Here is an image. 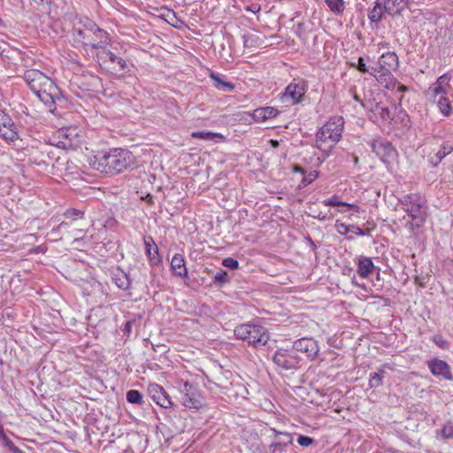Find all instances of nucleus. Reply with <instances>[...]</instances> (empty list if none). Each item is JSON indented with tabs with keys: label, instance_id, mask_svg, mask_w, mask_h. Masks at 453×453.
Here are the masks:
<instances>
[{
	"label": "nucleus",
	"instance_id": "obj_5",
	"mask_svg": "<svg viewBox=\"0 0 453 453\" xmlns=\"http://www.w3.org/2000/svg\"><path fill=\"white\" fill-rule=\"evenodd\" d=\"M234 336L247 342L256 349L265 346L269 341V333L265 327L258 324H241L234 330Z\"/></svg>",
	"mask_w": 453,
	"mask_h": 453
},
{
	"label": "nucleus",
	"instance_id": "obj_43",
	"mask_svg": "<svg viewBox=\"0 0 453 453\" xmlns=\"http://www.w3.org/2000/svg\"><path fill=\"white\" fill-rule=\"evenodd\" d=\"M222 265L225 267L230 268L232 270H236L239 268V262L233 257H226L223 259Z\"/></svg>",
	"mask_w": 453,
	"mask_h": 453
},
{
	"label": "nucleus",
	"instance_id": "obj_28",
	"mask_svg": "<svg viewBox=\"0 0 453 453\" xmlns=\"http://www.w3.org/2000/svg\"><path fill=\"white\" fill-rule=\"evenodd\" d=\"M280 434L282 436H286L288 440L287 441H279L277 442L271 444L270 450L272 453H281L284 450V447L292 443V437H291L290 434L280 433Z\"/></svg>",
	"mask_w": 453,
	"mask_h": 453
},
{
	"label": "nucleus",
	"instance_id": "obj_37",
	"mask_svg": "<svg viewBox=\"0 0 453 453\" xmlns=\"http://www.w3.org/2000/svg\"><path fill=\"white\" fill-rule=\"evenodd\" d=\"M357 68V71L363 73H369L371 76L374 72H376L374 66H367L365 63V59L362 57H359L357 59V64L353 65Z\"/></svg>",
	"mask_w": 453,
	"mask_h": 453
},
{
	"label": "nucleus",
	"instance_id": "obj_60",
	"mask_svg": "<svg viewBox=\"0 0 453 453\" xmlns=\"http://www.w3.org/2000/svg\"><path fill=\"white\" fill-rule=\"evenodd\" d=\"M347 239L351 241V240H353V237L352 236H349V237H347Z\"/></svg>",
	"mask_w": 453,
	"mask_h": 453
},
{
	"label": "nucleus",
	"instance_id": "obj_19",
	"mask_svg": "<svg viewBox=\"0 0 453 453\" xmlns=\"http://www.w3.org/2000/svg\"><path fill=\"white\" fill-rule=\"evenodd\" d=\"M171 270L173 274L180 278H188V269L185 258L180 254H175L171 261Z\"/></svg>",
	"mask_w": 453,
	"mask_h": 453
},
{
	"label": "nucleus",
	"instance_id": "obj_12",
	"mask_svg": "<svg viewBox=\"0 0 453 453\" xmlns=\"http://www.w3.org/2000/svg\"><path fill=\"white\" fill-rule=\"evenodd\" d=\"M95 32L96 37L100 39V42H110L111 38L109 34L104 31V29L100 28L94 21L86 19L83 21L82 27H74V32L77 34L78 36H85L88 34V32Z\"/></svg>",
	"mask_w": 453,
	"mask_h": 453
},
{
	"label": "nucleus",
	"instance_id": "obj_9",
	"mask_svg": "<svg viewBox=\"0 0 453 453\" xmlns=\"http://www.w3.org/2000/svg\"><path fill=\"white\" fill-rule=\"evenodd\" d=\"M273 361L284 370H292L298 366L299 357L293 349H280L273 354Z\"/></svg>",
	"mask_w": 453,
	"mask_h": 453
},
{
	"label": "nucleus",
	"instance_id": "obj_4",
	"mask_svg": "<svg viewBox=\"0 0 453 453\" xmlns=\"http://www.w3.org/2000/svg\"><path fill=\"white\" fill-rule=\"evenodd\" d=\"M399 202L411 218V220L406 223V226L411 233H414L426 221L425 199L418 194H408L403 196Z\"/></svg>",
	"mask_w": 453,
	"mask_h": 453
},
{
	"label": "nucleus",
	"instance_id": "obj_41",
	"mask_svg": "<svg viewBox=\"0 0 453 453\" xmlns=\"http://www.w3.org/2000/svg\"><path fill=\"white\" fill-rule=\"evenodd\" d=\"M317 177H318V173L316 171L311 172L308 175L304 174L299 186L306 187L309 184H311V182H313Z\"/></svg>",
	"mask_w": 453,
	"mask_h": 453
},
{
	"label": "nucleus",
	"instance_id": "obj_13",
	"mask_svg": "<svg viewBox=\"0 0 453 453\" xmlns=\"http://www.w3.org/2000/svg\"><path fill=\"white\" fill-rule=\"evenodd\" d=\"M148 392L152 400L159 406L165 409H168L173 406L170 395L164 388L158 384H150L148 387Z\"/></svg>",
	"mask_w": 453,
	"mask_h": 453
},
{
	"label": "nucleus",
	"instance_id": "obj_54",
	"mask_svg": "<svg viewBox=\"0 0 453 453\" xmlns=\"http://www.w3.org/2000/svg\"><path fill=\"white\" fill-rule=\"evenodd\" d=\"M434 342L438 346H440V347H441V348H444V347H445V344H447V342H446L445 341L441 340V337H439V338H436V337H435V338L434 339Z\"/></svg>",
	"mask_w": 453,
	"mask_h": 453
},
{
	"label": "nucleus",
	"instance_id": "obj_14",
	"mask_svg": "<svg viewBox=\"0 0 453 453\" xmlns=\"http://www.w3.org/2000/svg\"><path fill=\"white\" fill-rule=\"evenodd\" d=\"M426 365L434 376H441L444 380H453L450 366L447 362L439 358H433L428 360Z\"/></svg>",
	"mask_w": 453,
	"mask_h": 453
},
{
	"label": "nucleus",
	"instance_id": "obj_7",
	"mask_svg": "<svg viewBox=\"0 0 453 453\" xmlns=\"http://www.w3.org/2000/svg\"><path fill=\"white\" fill-rule=\"evenodd\" d=\"M376 79L379 84L385 88L395 91V94L398 95V101L401 104L403 94L409 90L408 87L401 84L392 74V72H374L372 75Z\"/></svg>",
	"mask_w": 453,
	"mask_h": 453
},
{
	"label": "nucleus",
	"instance_id": "obj_22",
	"mask_svg": "<svg viewBox=\"0 0 453 453\" xmlns=\"http://www.w3.org/2000/svg\"><path fill=\"white\" fill-rule=\"evenodd\" d=\"M374 264L370 257H360L357 262V273L361 278H367L374 271Z\"/></svg>",
	"mask_w": 453,
	"mask_h": 453
},
{
	"label": "nucleus",
	"instance_id": "obj_44",
	"mask_svg": "<svg viewBox=\"0 0 453 453\" xmlns=\"http://www.w3.org/2000/svg\"><path fill=\"white\" fill-rule=\"evenodd\" d=\"M335 227L337 233L341 235H346L350 231V226L339 222L338 220H336Z\"/></svg>",
	"mask_w": 453,
	"mask_h": 453
},
{
	"label": "nucleus",
	"instance_id": "obj_23",
	"mask_svg": "<svg viewBox=\"0 0 453 453\" xmlns=\"http://www.w3.org/2000/svg\"><path fill=\"white\" fill-rule=\"evenodd\" d=\"M452 151L453 144L444 142L434 155L429 157V163L433 166H437L441 162V160Z\"/></svg>",
	"mask_w": 453,
	"mask_h": 453
},
{
	"label": "nucleus",
	"instance_id": "obj_55",
	"mask_svg": "<svg viewBox=\"0 0 453 453\" xmlns=\"http://www.w3.org/2000/svg\"><path fill=\"white\" fill-rule=\"evenodd\" d=\"M294 172L295 173H299L302 175L305 174V170L302 166H300V165H295L294 166Z\"/></svg>",
	"mask_w": 453,
	"mask_h": 453
},
{
	"label": "nucleus",
	"instance_id": "obj_24",
	"mask_svg": "<svg viewBox=\"0 0 453 453\" xmlns=\"http://www.w3.org/2000/svg\"><path fill=\"white\" fill-rule=\"evenodd\" d=\"M86 35H88V37L79 36V40H81V42L84 45H89L93 49L104 50V47L109 43V42H100V39L96 37L95 32L89 31L88 34H87Z\"/></svg>",
	"mask_w": 453,
	"mask_h": 453
},
{
	"label": "nucleus",
	"instance_id": "obj_58",
	"mask_svg": "<svg viewBox=\"0 0 453 453\" xmlns=\"http://www.w3.org/2000/svg\"><path fill=\"white\" fill-rule=\"evenodd\" d=\"M5 434H4V426L2 424H0V438L2 436H4Z\"/></svg>",
	"mask_w": 453,
	"mask_h": 453
},
{
	"label": "nucleus",
	"instance_id": "obj_42",
	"mask_svg": "<svg viewBox=\"0 0 453 453\" xmlns=\"http://www.w3.org/2000/svg\"><path fill=\"white\" fill-rule=\"evenodd\" d=\"M144 245H145V254L147 257H150L151 250H153V248L157 246L155 243L153 238L151 236H147L144 238Z\"/></svg>",
	"mask_w": 453,
	"mask_h": 453
},
{
	"label": "nucleus",
	"instance_id": "obj_56",
	"mask_svg": "<svg viewBox=\"0 0 453 453\" xmlns=\"http://www.w3.org/2000/svg\"><path fill=\"white\" fill-rule=\"evenodd\" d=\"M353 98H354L355 101L360 103L361 104H362V103H365L367 101V100H365V101L362 100L360 98V96L358 95H357V94L354 95Z\"/></svg>",
	"mask_w": 453,
	"mask_h": 453
},
{
	"label": "nucleus",
	"instance_id": "obj_47",
	"mask_svg": "<svg viewBox=\"0 0 453 453\" xmlns=\"http://www.w3.org/2000/svg\"><path fill=\"white\" fill-rule=\"evenodd\" d=\"M441 434L444 438H453V425L447 424L441 429Z\"/></svg>",
	"mask_w": 453,
	"mask_h": 453
},
{
	"label": "nucleus",
	"instance_id": "obj_39",
	"mask_svg": "<svg viewBox=\"0 0 453 453\" xmlns=\"http://www.w3.org/2000/svg\"><path fill=\"white\" fill-rule=\"evenodd\" d=\"M3 441V445L6 447L12 453H23L22 450L18 448L7 436L4 434L0 438Z\"/></svg>",
	"mask_w": 453,
	"mask_h": 453
},
{
	"label": "nucleus",
	"instance_id": "obj_45",
	"mask_svg": "<svg viewBox=\"0 0 453 453\" xmlns=\"http://www.w3.org/2000/svg\"><path fill=\"white\" fill-rule=\"evenodd\" d=\"M314 440L309 436L299 435L297 438V442L302 447H308L313 443Z\"/></svg>",
	"mask_w": 453,
	"mask_h": 453
},
{
	"label": "nucleus",
	"instance_id": "obj_36",
	"mask_svg": "<svg viewBox=\"0 0 453 453\" xmlns=\"http://www.w3.org/2000/svg\"><path fill=\"white\" fill-rule=\"evenodd\" d=\"M127 400L130 403L142 404L143 403L142 394L135 389H131L127 393Z\"/></svg>",
	"mask_w": 453,
	"mask_h": 453
},
{
	"label": "nucleus",
	"instance_id": "obj_40",
	"mask_svg": "<svg viewBox=\"0 0 453 453\" xmlns=\"http://www.w3.org/2000/svg\"><path fill=\"white\" fill-rule=\"evenodd\" d=\"M84 212L77 209H69L64 214L65 218L71 219V223H74L75 218H82Z\"/></svg>",
	"mask_w": 453,
	"mask_h": 453
},
{
	"label": "nucleus",
	"instance_id": "obj_16",
	"mask_svg": "<svg viewBox=\"0 0 453 453\" xmlns=\"http://www.w3.org/2000/svg\"><path fill=\"white\" fill-rule=\"evenodd\" d=\"M293 350L305 353L309 357H315L319 349L314 339L302 338L294 342Z\"/></svg>",
	"mask_w": 453,
	"mask_h": 453
},
{
	"label": "nucleus",
	"instance_id": "obj_29",
	"mask_svg": "<svg viewBox=\"0 0 453 453\" xmlns=\"http://www.w3.org/2000/svg\"><path fill=\"white\" fill-rule=\"evenodd\" d=\"M112 280L119 289L127 290L129 288V278L123 272L114 274V276L112 277Z\"/></svg>",
	"mask_w": 453,
	"mask_h": 453
},
{
	"label": "nucleus",
	"instance_id": "obj_53",
	"mask_svg": "<svg viewBox=\"0 0 453 453\" xmlns=\"http://www.w3.org/2000/svg\"><path fill=\"white\" fill-rule=\"evenodd\" d=\"M348 160L351 161L354 165H357V164L359 162L358 157L356 156L355 154H349L348 156Z\"/></svg>",
	"mask_w": 453,
	"mask_h": 453
},
{
	"label": "nucleus",
	"instance_id": "obj_8",
	"mask_svg": "<svg viewBox=\"0 0 453 453\" xmlns=\"http://www.w3.org/2000/svg\"><path fill=\"white\" fill-rule=\"evenodd\" d=\"M180 401L189 409H199L202 406L199 389L188 381H185L180 388Z\"/></svg>",
	"mask_w": 453,
	"mask_h": 453
},
{
	"label": "nucleus",
	"instance_id": "obj_49",
	"mask_svg": "<svg viewBox=\"0 0 453 453\" xmlns=\"http://www.w3.org/2000/svg\"><path fill=\"white\" fill-rule=\"evenodd\" d=\"M255 37L256 36L254 35H242V40H243L244 47H250V46H252L253 42L256 41Z\"/></svg>",
	"mask_w": 453,
	"mask_h": 453
},
{
	"label": "nucleus",
	"instance_id": "obj_6",
	"mask_svg": "<svg viewBox=\"0 0 453 453\" xmlns=\"http://www.w3.org/2000/svg\"><path fill=\"white\" fill-rule=\"evenodd\" d=\"M308 85L303 80H300L297 82L294 81L289 83L285 91L280 95V101L287 104H296L303 101L306 93Z\"/></svg>",
	"mask_w": 453,
	"mask_h": 453
},
{
	"label": "nucleus",
	"instance_id": "obj_3",
	"mask_svg": "<svg viewBox=\"0 0 453 453\" xmlns=\"http://www.w3.org/2000/svg\"><path fill=\"white\" fill-rule=\"evenodd\" d=\"M344 129V119L342 116H334L318 131L316 134V147L329 152L341 140Z\"/></svg>",
	"mask_w": 453,
	"mask_h": 453
},
{
	"label": "nucleus",
	"instance_id": "obj_32",
	"mask_svg": "<svg viewBox=\"0 0 453 453\" xmlns=\"http://www.w3.org/2000/svg\"><path fill=\"white\" fill-rule=\"evenodd\" d=\"M231 280V277L228 275L227 272L225 270H219L214 276H213V283L219 287L222 288L226 284H228Z\"/></svg>",
	"mask_w": 453,
	"mask_h": 453
},
{
	"label": "nucleus",
	"instance_id": "obj_52",
	"mask_svg": "<svg viewBox=\"0 0 453 453\" xmlns=\"http://www.w3.org/2000/svg\"><path fill=\"white\" fill-rule=\"evenodd\" d=\"M246 10L253 13H257L260 12L261 6L258 4H252L251 5H248Z\"/></svg>",
	"mask_w": 453,
	"mask_h": 453
},
{
	"label": "nucleus",
	"instance_id": "obj_51",
	"mask_svg": "<svg viewBox=\"0 0 453 453\" xmlns=\"http://www.w3.org/2000/svg\"><path fill=\"white\" fill-rule=\"evenodd\" d=\"M133 325H134L133 320H129L125 323L124 328H123V333L125 335L128 336L130 334V333L132 331Z\"/></svg>",
	"mask_w": 453,
	"mask_h": 453
},
{
	"label": "nucleus",
	"instance_id": "obj_18",
	"mask_svg": "<svg viewBox=\"0 0 453 453\" xmlns=\"http://www.w3.org/2000/svg\"><path fill=\"white\" fill-rule=\"evenodd\" d=\"M450 77L448 74L441 75L428 89V93L435 99L436 96H445L449 88Z\"/></svg>",
	"mask_w": 453,
	"mask_h": 453
},
{
	"label": "nucleus",
	"instance_id": "obj_27",
	"mask_svg": "<svg viewBox=\"0 0 453 453\" xmlns=\"http://www.w3.org/2000/svg\"><path fill=\"white\" fill-rule=\"evenodd\" d=\"M210 78L213 81V86L221 91H232L234 89V85L229 81H223L219 74L211 73Z\"/></svg>",
	"mask_w": 453,
	"mask_h": 453
},
{
	"label": "nucleus",
	"instance_id": "obj_34",
	"mask_svg": "<svg viewBox=\"0 0 453 453\" xmlns=\"http://www.w3.org/2000/svg\"><path fill=\"white\" fill-rule=\"evenodd\" d=\"M191 136L193 138H199L205 141H214L215 138L223 139V135L219 133H213L210 131H197L193 132Z\"/></svg>",
	"mask_w": 453,
	"mask_h": 453
},
{
	"label": "nucleus",
	"instance_id": "obj_15",
	"mask_svg": "<svg viewBox=\"0 0 453 453\" xmlns=\"http://www.w3.org/2000/svg\"><path fill=\"white\" fill-rule=\"evenodd\" d=\"M399 61L398 57L395 52H386L382 54L376 65H374L376 72H392L398 68Z\"/></svg>",
	"mask_w": 453,
	"mask_h": 453
},
{
	"label": "nucleus",
	"instance_id": "obj_17",
	"mask_svg": "<svg viewBox=\"0 0 453 453\" xmlns=\"http://www.w3.org/2000/svg\"><path fill=\"white\" fill-rule=\"evenodd\" d=\"M373 150L384 163L393 161L397 154L396 150L388 142H380L373 146Z\"/></svg>",
	"mask_w": 453,
	"mask_h": 453
},
{
	"label": "nucleus",
	"instance_id": "obj_48",
	"mask_svg": "<svg viewBox=\"0 0 453 453\" xmlns=\"http://www.w3.org/2000/svg\"><path fill=\"white\" fill-rule=\"evenodd\" d=\"M350 231L352 233H354L356 235H358V236L367 235L370 233L369 229L363 230V229H361L360 227H358V226H357L355 225H351L350 226Z\"/></svg>",
	"mask_w": 453,
	"mask_h": 453
},
{
	"label": "nucleus",
	"instance_id": "obj_57",
	"mask_svg": "<svg viewBox=\"0 0 453 453\" xmlns=\"http://www.w3.org/2000/svg\"><path fill=\"white\" fill-rule=\"evenodd\" d=\"M270 143L272 144V146H273V148H278V147H279V145H280V144H279V142H278V141H276V140H271V141H270Z\"/></svg>",
	"mask_w": 453,
	"mask_h": 453
},
{
	"label": "nucleus",
	"instance_id": "obj_11",
	"mask_svg": "<svg viewBox=\"0 0 453 453\" xmlns=\"http://www.w3.org/2000/svg\"><path fill=\"white\" fill-rule=\"evenodd\" d=\"M0 136L5 141L14 142L19 138L17 127L3 110L0 109Z\"/></svg>",
	"mask_w": 453,
	"mask_h": 453
},
{
	"label": "nucleus",
	"instance_id": "obj_10",
	"mask_svg": "<svg viewBox=\"0 0 453 453\" xmlns=\"http://www.w3.org/2000/svg\"><path fill=\"white\" fill-rule=\"evenodd\" d=\"M362 106L378 116L383 123H390L394 119V113L388 106L384 105L381 102H377L375 98L362 103Z\"/></svg>",
	"mask_w": 453,
	"mask_h": 453
},
{
	"label": "nucleus",
	"instance_id": "obj_30",
	"mask_svg": "<svg viewBox=\"0 0 453 453\" xmlns=\"http://www.w3.org/2000/svg\"><path fill=\"white\" fill-rule=\"evenodd\" d=\"M329 10L336 15H341L345 10L344 0H325Z\"/></svg>",
	"mask_w": 453,
	"mask_h": 453
},
{
	"label": "nucleus",
	"instance_id": "obj_31",
	"mask_svg": "<svg viewBox=\"0 0 453 453\" xmlns=\"http://www.w3.org/2000/svg\"><path fill=\"white\" fill-rule=\"evenodd\" d=\"M437 106L440 111L446 117L452 113V107L448 97L445 96H439L437 100Z\"/></svg>",
	"mask_w": 453,
	"mask_h": 453
},
{
	"label": "nucleus",
	"instance_id": "obj_61",
	"mask_svg": "<svg viewBox=\"0 0 453 453\" xmlns=\"http://www.w3.org/2000/svg\"><path fill=\"white\" fill-rule=\"evenodd\" d=\"M310 242H311L312 246H315L314 242L311 239H310Z\"/></svg>",
	"mask_w": 453,
	"mask_h": 453
},
{
	"label": "nucleus",
	"instance_id": "obj_20",
	"mask_svg": "<svg viewBox=\"0 0 453 453\" xmlns=\"http://www.w3.org/2000/svg\"><path fill=\"white\" fill-rule=\"evenodd\" d=\"M280 113L279 110L274 107L257 108L253 112V119L257 122H263L270 119H273Z\"/></svg>",
	"mask_w": 453,
	"mask_h": 453
},
{
	"label": "nucleus",
	"instance_id": "obj_35",
	"mask_svg": "<svg viewBox=\"0 0 453 453\" xmlns=\"http://www.w3.org/2000/svg\"><path fill=\"white\" fill-rule=\"evenodd\" d=\"M103 52L108 57L109 60L111 63L118 64L121 71H124L127 68V65L125 59H123L120 57H118L113 52H111L109 50H106L105 48L104 50H103Z\"/></svg>",
	"mask_w": 453,
	"mask_h": 453
},
{
	"label": "nucleus",
	"instance_id": "obj_50",
	"mask_svg": "<svg viewBox=\"0 0 453 453\" xmlns=\"http://www.w3.org/2000/svg\"><path fill=\"white\" fill-rule=\"evenodd\" d=\"M72 224L71 222L63 221L57 226L56 230L58 232H68V228Z\"/></svg>",
	"mask_w": 453,
	"mask_h": 453
},
{
	"label": "nucleus",
	"instance_id": "obj_46",
	"mask_svg": "<svg viewBox=\"0 0 453 453\" xmlns=\"http://www.w3.org/2000/svg\"><path fill=\"white\" fill-rule=\"evenodd\" d=\"M72 132L70 133H67L66 132H64L62 134L63 137L66 140V141H60L59 143H62L63 144V147L64 148H69V147H73L74 144L72 142V139H70V137L72 136Z\"/></svg>",
	"mask_w": 453,
	"mask_h": 453
},
{
	"label": "nucleus",
	"instance_id": "obj_33",
	"mask_svg": "<svg viewBox=\"0 0 453 453\" xmlns=\"http://www.w3.org/2000/svg\"><path fill=\"white\" fill-rule=\"evenodd\" d=\"M385 373L384 369L380 368L378 372L370 373L369 377V387L371 388H376L382 385L383 374Z\"/></svg>",
	"mask_w": 453,
	"mask_h": 453
},
{
	"label": "nucleus",
	"instance_id": "obj_1",
	"mask_svg": "<svg viewBox=\"0 0 453 453\" xmlns=\"http://www.w3.org/2000/svg\"><path fill=\"white\" fill-rule=\"evenodd\" d=\"M135 164V157L131 151L127 149L112 148L96 155L92 166L103 173L119 174L134 169Z\"/></svg>",
	"mask_w": 453,
	"mask_h": 453
},
{
	"label": "nucleus",
	"instance_id": "obj_21",
	"mask_svg": "<svg viewBox=\"0 0 453 453\" xmlns=\"http://www.w3.org/2000/svg\"><path fill=\"white\" fill-rule=\"evenodd\" d=\"M384 10L389 15L400 14L406 7L408 0H382Z\"/></svg>",
	"mask_w": 453,
	"mask_h": 453
},
{
	"label": "nucleus",
	"instance_id": "obj_62",
	"mask_svg": "<svg viewBox=\"0 0 453 453\" xmlns=\"http://www.w3.org/2000/svg\"><path fill=\"white\" fill-rule=\"evenodd\" d=\"M40 2H41V3H43V2L48 3V1H47V0H40Z\"/></svg>",
	"mask_w": 453,
	"mask_h": 453
},
{
	"label": "nucleus",
	"instance_id": "obj_26",
	"mask_svg": "<svg viewBox=\"0 0 453 453\" xmlns=\"http://www.w3.org/2000/svg\"><path fill=\"white\" fill-rule=\"evenodd\" d=\"M323 204L326 206H332V207H340V206H346L349 209L354 210L357 212H359V206L355 203H349L346 202H342L339 200V197L337 195H334L328 199H326L322 202Z\"/></svg>",
	"mask_w": 453,
	"mask_h": 453
},
{
	"label": "nucleus",
	"instance_id": "obj_38",
	"mask_svg": "<svg viewBox=\"0 0 453 453\" xmlns=\"http://www.w3.org/2000/svg\"><path fill=\"white\" fill-rule=\"evenodd\" d=\"M147 257L149 259L150 264L152 266L159 265L162 263V257L159 255L157 246H155L153 248V250H151L150 257Z\"/></svg>",
	"mask_w": 453,
	"mask_h": 453
},
{
	"label": "nucleus",
	"instance_id": "obj_59",
	"mask_svg": "<svg viewBox=\"0 0 453 453\" xmlns=\"http://www.w3.org/2000/svg\"><path fill=\"white\" fill-rule=\"evenodd\" d=\"M149 203H152V197L150 196L148 200Z\"/></svg>",
	"mask_w": 453,
	"mask_h": 453
},
{
	"label": "nucleus",
	"instance_id": "obj_25",
	"mask_svg": "<svg viewBox=\"0 0 453 453\" xmlns=\"http://www.w3.org/2000/svg\"><path fill=\"white\" fill-rule=\"evenodd\" d=\"M373 8L369 12L368 18L372 23L381 20L383 13L386 12L382 0H376Z\"/></svg>",
	"mask_w": 453,
	"mask_h": 453
},
{
	"label": "nucleus",
	"instance_id": "obj_2",
	"mask_svg": "<svg viewBox=\"0 0 453 453\" xmlns=\"http://www.w3.org/2000/svg\"><path fill=\"white\" fill-rule=\"evenodd\" d=\"M24 80L36 96L50 108V111L54 113L56 108L52 106L57 100H60V90L53 81L36 69L26 71Z\"/></svg>",
	"mask_w": 453,
	"mask_h": 453
}]
</instances>
